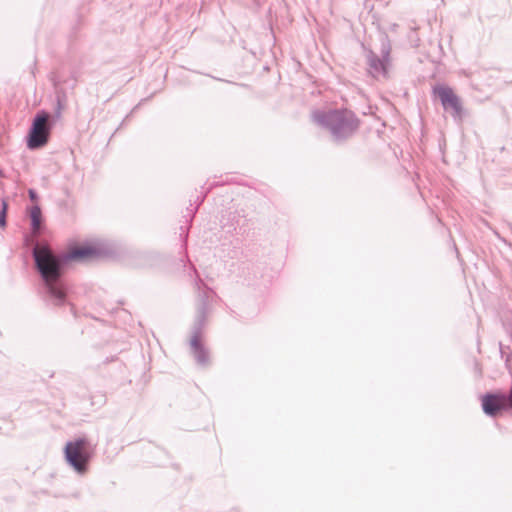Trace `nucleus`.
<instances>
[{
	"instance_id": "obj_9",
	"label": "nucleus",
	"mask_w": 512,
	"mask_h": 512,
	"mask_svg": "<svg viewBox=\"0 0 512 512\" xmlns=\"http://www.w3.org/2000/svg\"><path fill=\"white\" fill-rule=\"evenodd\" d=\"M95 253L94 249L88 246L76 247L70 250L68 259H85L92 256Z\"/></svg>"
},
{
	"instance_id": "obj_5",
	"label": "nucleus",
	"mask_w": 512,
	"mask_h": 512,
	"mask_svg": "<svg viewBox=\"0 0 512 512\" xmlns=\"http://www.w3.org/2000/svg\"><path fill=\"white\" fill-rule=\"evenodd\" d=\"M433 94L439 98L443 109L451 114L454 121L460 123L463 119L464 110L460 98L452 88L438 85L433 88Z\"/></svg>"
},
{
	"instance_id": "obj_8",
	"label": "nucleus",
	"mask_w": 512,
	"mask_h": 512,
	"mask_svg": "<svg viewBox=\"0 0 512 512\" xmlns=\"http://www.w3.org/2000/svg\"><path fill=\"white\" fill-rule=\"evenodd\" d=\"M382 57H378L373 51L367 53V62L369 67V73L373 77L385 76L387 73V62L390 54V45L388 42H382L381 48Z\"/></svg>"
},
{
	"instance_id": "obj_16",
	"label": "nucleus",
	"mask_w": 512,
	"mask_h": 512,
	"mask_svg": "<svg viewBox=\"0 0 512 512\" xmlns=\"http://www.w3.org/2000/svg\"><path fill=\"white\" fill-rule=\"evenodd\" d=\"M230 228H232L233 230L236 229V225L232 222L231 225H230Z\"/></svg>"
},
{
	"instance_id": "obj_10",
	"label": "nucleus",
	"mask_w": 512,
	"mask_h": 512,
	"mask_svg": "<svg viewBox=\"0 0 512 512\" xmlns=\"http://www.w3.org/2000/svg\"><path fill=\"white\" fill-rule=\"evenodd\" d=\"M30 217L32 222V230L34 233H37L41 225V210L38 206L31 208Z\"/></svg>"
},
{
	"instance_id": "obj_14",
	"label": "nucleus",
	"mask_w": 512,
	"mask_h": 512,
	"mask_svg": "<svg viewBox=\"0 0 512 512\" xmlns=\"http://www.w3.org/2000/svg\"><path fill=\"white\" fill-rule=\"evenodd\" d=\"M2 215L0 216V226H5L6 202H2Z\"/></svg>"
},
{
	"instance_id": "obj_6",
	"label": "nucleus",
	"mask_w": 512,
	"mask_h": 512,
	"mask_svg": "<svg viewBox=\"0 0 512 512\" xmlns=\"http://www.w3.org/2000/svg\"><path fill=\"white\" fill-rule=\"evenodd\" d=\"M48 121L49 115L46 112H40L34 118L27 139V146L30 149L40 148L48 142L50 134Z\"/></svg>"
},
{
	"instance_id": "obj_7",
	"label": "nucleus",
	"mask_w": 512,
	"mask_h": 512,
	"mask_svg": "<svg viewBox=\"0 0 512 512\" xmlns=\"http://www.w3.org/2000/svg\"><path fill=\"white\" fill-rule=\"evenodd\" d=\"M482 408L485 414L495 416L499 412L512 408V386L507 394H486L482 397Z\"/></svg>"
},
{
	"instance_id": "obj_13",
	"label": "nucleus",
	"mask_w": 512,
	"mask_h": 512,
	"mask_svg": "<svg viewBox=\"0 0 512 512\" xmlns=\"http://www.w3.org/2000/svg\"><path fill=\"white\" fill-rule=\"evenodd\" d=\"M180 229V241L182 242V246H184L188 237V227H181Z\"/></svg>"
},
{
	"instance_id": "obj_15",
	"label": "nucleus",
	"mask_w": 512,
	"mask_h": 512,
	"mask_svg": "<svg viewBox=\"0 0 512 512\" xmlns=\"http://www.w3.org/2000/svg\"><path fill=\"white\" fill-rule=\"evenodd\" d=\"M29 195H30L31 199H34V198H35V193H34V191H32V190H31V191H29Z\"/></svg>"
},
{
	"instance_id": "obj_1",
	"label": "nucleus",
	"mask_w": 512,
	"mask_h": 512,
	"mask_svg": "<svg viewBox=\"0 0 512 512\" xmlns=\"http://www.w3.org/2000/svg\"><path fill=\"white\" fill-rule=\"evenodd\" d=\"M195 279V289L198 294V305L196 319L192 327V335L189 341L190 351L196 363L202 367L209 365V351L203 343V329L206 324V316L209 308V300L214 292L199 277L196 269L193 267Z\"/></svg>"
},
{
	"instance_id": "obj_3",
	"label": "nucleus",
	"mask_w": 512,
	"mask_h": 512,
	"mask_svg": "<svg viewBox=\"0 0 512 512\" xmlns=\"http://www.w3.org/2000/svg\"><path fill=\"white\" fill-rule=\"evenodd\" d=\"M36 266L45 283L57 281L61 275L60 262L48 246L37 245L33 251Z\"/></svg>"
},
{
	"instance_id": "obj_11",
	"label": "nucleus",
	"mask_w": 512,
	"mask_h": 512,
	"mask_svg": "<svg viewBox=\"0 0 512 512\" xmlns=\"http://www.w3.org/2000/svg\"><path fill=\"white\" fill-rule=\"evenodd\" d=\"M206 194H207V192H205L201 196H197L196 205L194 206L193 204H191L190 207L187 208V214L184 216L186 218L187 222H191L192 221L195 213L198 210L199 205L204 201V199L206 197Z\"/></svg>"
},
{
	"instance_id": "obj_4",
	"label": "nucleus",
	"mask_w": 512,
	"mask_h": 512,
	"mask_svg": "<svg viewBox=\"0 0 512 512\" xmlns=\"http://www.w3.org/2000/svg\"><path fill=\"white\" fill-rule=\"evenodd\" d=\"M65 457L67 462L79 472L86 471L87 463L91 457V449L86 439H77L68 442L65 446Z\"/></svg>"
},
{
	"instance_id": "obj_12",
	"label": "nucleus",
	"mask_w": 512,
	"mask_h": 512,
	"mask_svg": "<svg viewBox=\"0 0 512 512\" xmlns=\"http://www.w3.org/2000/svg\"><path fill=\"white\" fill-rule=\"evenodd\" d=\"M57 281H51L50 283H46L50 293L58 298V299H62L64 298V292L63 290L56 284Z\"/></svg>"
},
{
	"instance_id": "obj_2",
	"label": "nucleus",
	"mask_w": 512,
	"mask_h": 512,
	"mask_svg": "<svg viewBox=\"0 0 512 512\" xmlns=\"http://www.w3.org/2000/svg\"><path fill=\"white\" fill-rule=\"evenodd\" d=\"M313 120L326 129L336 143L351 138L360 125L357 116L348 109L317 110L313 113Z\"/></svg>"
},
{
	"instance_id": "obj_17",
	"label": "nucleus",
	"mask_w": 512,
	"mask_h": 512,
	"mask_svg": "<svg viewBox=\"0 0 512 512\" xmlns=\"http://www.w3.org/2000/svg\"><path fill=\"white\" fill-rule=\"evenodd\" d=\"M231 219L234 221L236 219V215L234 214Z\"/></svg>"
}]
</instances>
